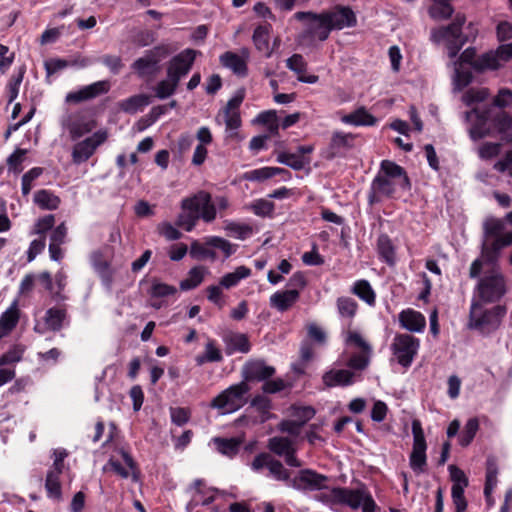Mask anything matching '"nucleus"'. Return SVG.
<instances>
[{
	"label": "nucleus",
	"instance_id": "37998d69",
	"mask_svg": "<svg viewBox=\"0 0 512 512\" xmlns=\"http://www.w3.org/2000/svg\"><path fill=\"white\" fill-rule=\"evenodd\" d=\"M377 249L380 257L384 262H386L388 265H394L395 250L391 239L387 235L382 234L378 237Z\"/></svg>",
	"mask_w": 512,
	"mask_h": 512
},
{
	"label": "nucleus",
	"instance_id": "603ef678",
	"mask_svg": "<svg viewBox=\"0 0 512 512\" xmlns=\"http://www.w3.org/2000/svg\"><path fill=\"white\" fill-rule=\"evenodd\" d=\"M90 263L101 277L107 275L109 264L102 250L98 249L90 254Z\"/></svg>",
	"mask_w": 512,
	"mask_h": 512
},
{
	"label": "nucleus",
	"instance_id": "7c9ffc66",
	"mask_svg": "<svg viewBox=\"0 0 512 512\" xmlns=\"http://www.w3.org/2000/svg\"><path fill=\"white\" fill-rule=\"evenodd\" d=\"M354 373L345 369H331L322 376L325 387L348 386L353 383Z\"/></svg>",
	"mask_w": 512,
	"mask_h": 512
},
{
	"label": "nucleus",
	"instance_id": "5701e85b",
	"mask_svg": "<svg viewBox=\"0 0 512 512\" xmlns=\"http://www.w3.org/2000/svg\"><path fill=\"white\" fill-rule=\"evenodd\" d=\"M110 84L106 80L94 82L90 85L83 86L79 90L71 91L66 95V102L80 103L82 101L93 99L101 94L107 93Z\"/></svg>",
	"mask_w": 512,
	"mask_h": 512
},
{
	"label": "nucleus",
	"instance_id": "338daca9",
	"mask_svg": "<svg viewBox=\"0 0 512 512\" xmlns=\"http://www.w3.org/2000/svg\"><path fill=\"white\" fill-rule=\"evenodd\" d=\"M286 66L288 69L297 74V77L302 75L307 70V63L303 56L300 54H293L286 60Z\"/></svg>",
	"mask_w": 512,
	"mask_h": 512
},
{
	"label": "nucleus",
	"instance_id": "e433bc0d",
	"mask_svg": "<svg viewBox=\"0 0 512 512\" xmlns=\"http://www.w3.org/2000/svg\"><path fill=\"white\" fill-rule=\"evenodd\" d=\"M251 275V269L246 266H238L233 272L225 274L220 280V286L230 289L239 284V282Z\"/></svg>",
	"mask_w": 512,
	"mask_h": 512
},
{
	"label": "nucleus",
	"instance_id": "79ce46f5",
	"mask_svg": "<svg viewBox=\"0 0 512 512\" xmlns=\"http://www.w3.org/2000/svg\"><path fill=\"white\" fill-rule=\"evenodd\" d=\"M222 359V353L220 349L217 348L214 340H208L204 352L195 357L198 366H202L208 362H220Z\"/></svg>",
	"mask_w": 512,
	"mask_h": 512
},
{
	"label": "nucleus",
	"instance_id": "3c124183",
	"mask_svg": "<svg viewBox=\"0 0 512 512\" xmlns=\"http://www.w3.org/2000/svg\"><path fill=\"white\" fill-rule=\"evenodd\" d=\"M478 429L479 421L477 418H470L459 435V444L467 447L473 441Z\"/></svg>",
	"mask_w": 512,
	"mask_h": 512
},
{
	"label": "nucleus",
	"instance_id": "4c0bfd02",
	"mask_svg": "<svg viewBox=\"0 0 512 512\" xmlns=\"http://www.w3.org/2000/svg\"><path fill=\"white\" fill-rule=\"evenodd\" d=\"M177 292L175 286L164 283L159 279H152L148 294L152 299H164L175 296Z\"/></svg>",
	"mask_w": 512,
	"mask_h": 512
},
{
	"label": "nucleus",
	"instance_id": "c9c22d12",
	"mask_svg": "<svg viewBox=\"0 0 512 512\" xmlns=\"http://www.w3.org/2000/svg\"><path fill=\"white\" fill-rule=\"evenodd\" d=\"M277 162L284 164L293 170H302L307 164L310 163V159L305 156L298 155L296 153L279 152L276 158Z\"/></svg>",
	"mask_w": 512,
	"mask_h": 512
},
{
	"label": "nucleus",
	"instance_id": "8fccbe9b",
	"mask_svg": "<svg viewBox=\"0 0 512 512\" xmlns=\"http://www.w3.org/2000/svg\"><path fill=\"white\" fill-rule=\"evenodd\" d=\"M224 229L229 236L239 240H245L252 234V228L249 225L233 221L226 222Z\"/></svg>",
	"mask_w": 512,
	"mask_h": 512
},
{
	"label": "nucleus",
	"instance_id": "f704fd0d",
	"mask_svg": "<svg viewBox=\"0 0 512 512\" xmlns=\"http://www.w3.org/2000/svg\"><path fill=\"white\" fill-rule=\"evenodd\" d=\"M280 174L290 176L289 171L280 167H261L258 169L247 171L244 174V178L248 181L261 182Z\"/></svg>",
	"mask_w": 512,
	"mask_h": 512
},
{
	"label": "nucleus",
	"instance_id": "20e7f679",
	"mask_svg": "<svg viewBox=\"0 0 512 512\" xmlns=\"http://www.w3.org/2000/svg\"><path fill=\"white\" fill-rule=\"evenodd\" d=\"M181 208L183 212L178 215L176 225L187 232L194 229L199 219L212 222L216 218V207L210 194L205 191L183 199Z\"/></svg>",
	"mask_w": 512,
	"mask_h": 512
},
{
	"label": "nucleus",
	"instance_id": "2f4dec72",
	"mask_svg": "<svg viewBox=\"0 0 512 512\" xmlns=\"http://www.w3.org/2000/svg\"><path fill=\"white\" fill-rule=\"evenodd\" d=\"M121 457H122L123 463L116 460L115 458H111L108 462V465L120 477L127 479L130 476H132L133 480L136 481L137 476L134 472L135 463H134L132 457L125 451H121Z\"/></svg>",
	"mask_w": 512,
	"mask_h": 512
},
{
	"label": "nucleus",
	"instance_id": "5fc2aeb1",
	"mask_svg": "<svg viewBox=\"0 0 512 512\" xmlns=\"http://www.w3.org/2000/svg\"><path fill=\"white\" fill-rule=\"evenodd\" d=\"M505 222L502 219L491 218L485 222V238L503 237L507 232H504Z\"/></svg>",
	"mask_w": 512,
	"mask_h": 512
},
{
	"label": "nucleus",
	"instance_id": "e2e57ef3",
	"mask_svg": "<svg viewBox=\"0 0 512 512\" xmlns=\"http://www.w3.org/2000/svg\"><path fill=\"white\" fill-rule=\"evenodd\" d=\"M275 205L268 199H257L251 204L253 213L260 217L271 216L274 212Z\"/></svg>",
	"mask_w": 512,
	"mask_h": 512
},
{
	"label": "nucleus",
	"instance_id": "052dcab7",
	"mask_svg": "<svg viewBox=\"0 0 512 512\" xmlns=\"http://www.w3.org/2000/svg\"><path fill=\"white\" fill-rule=\"evenodd\" d=\"M178 83L170 79L168 76L166 79L161 80L155 87V94L156 97L159 99H166L170 96H172L177 87Z\"/></svg>",
	"mask_w": 512,
	"mask_h": 512
},
{
	"label": "nucleus",
	"instance_id": "393cba45",
	"mask_svg": "<svg viewBox=\"0 0 512 512\" xmlns=\"http://www.w3.org/2000/svg\"><path fill=\"white\" fill-rule=\"evenodd\" d=\"M190 490L192 491V497L186 506L188 512L194 510L198 505H209L214 501L216 491L212 488L204 487L199 479L194 481Z\"/></svg>",
	"mask_w": 512,
	"mask_h": 512
},
{
	"label": "nucleus",
	"instance_id": "6e6d98bb",
	"mask_svg": "<svg viewBox=\"0 0 512 512\" xmlns=\"http://www.w3.org/2000/svg\"><path fill=\"white\" fill-rule=\"evenodd\" d=\"M345 343L347 346L358 348L365 353H371V346L365 341L362 335L353 330L346 332Z\"/></svg>",
	"mask_w": 512,
	"mask_h": 512
},
{
	"label": "nucleus",
	"instance_id": "aec40b11",
	"mask_svg": "<svg viewBox=\"0 0 512 512\" xmlns=\"http://www.w3.org/2000/svg\"><path fill=\"white\" fill-rule=\"evenodd\" d=\"M250 58V50L246 47L240 49L239 53L227 51L223 53L219 60L223 67L231 70L239 77H245L248 74L247 63Z\"/></svg>",
	"mask_w": 512,
	"mask_h": 512
},
{
	"label": "nucleus",
	"instance_id": "ea45409f",
	"mask_svg": "<svg viewBox=\"0 0 512 512\" xmlns=\"http://www.w3.org/2000/svg\"><path fill=\"white\" fill-rule=\"evenodd\" d=\"M150 104V97L146 94L131 96L120 103V108L130 114H134Z\"/></svg>",
	"mask_w": 512,
	"mask_h": 512
},
{
	"label": "nucleus",
	"instance_id": "dca6fc26",
	"mask_svg": "<svg viewBox=\"0 0 512 512\" xmlns=\"http://www.w3.org/2000/svg\"><path fill=\"white\" fill-rule=\"evenodd\" d=\"M413 447L410 454V467L416 473H422L427 463V444L424 432L419 420L412 422Z\"/></svg>",
	"mask_w": 512,
	"mask_h": 512
},
{
	"label": "nucleus",
	"instance_id": "c85d7f7f",
	"mask_svg": "<svg viewBox=\"0 0 512 512\" xmlns=\"http://www.w3.org/2000/svg\"><path fill=\"white\" fill-rule=\"evenodd\" d=\"M399 321L403 328L411 332H422L426 326L424 315L413 309L403 310L399 314Z\"/></svg>",
	"mask_w": 512,
	"mask_h": 512
},
{
	"label": "nucleus",
	"instance_id": "f03ea898",
	"mask_svg": "<svg viewBox=\"0 0 512 512\" xmlns=\"http://www.w3.org/2000/svg\"><path fill=\"white\" fill-rule=\"evenodd\" d=\"M465 122L473 141L480 140L494 133L507 134L512 128V117L505 112L492 114L487 107H475L464 113Z\"/></svg>",
	"mask_w": 512,
	"mask_h": 512
},
{
	"label": "nucleus",
	"instance_id": "a19ab883",
	"mask_svg": "<svg viewBox=\"0 0 512 512\" xmlns=\"http://www.w3.org/2000/svg\"><path fill=\"white\" fill-rule=\"evenodd\" d=\"M208 274V269L203 266H196L190 269L188 277L180 282V288L183 291L196 288L202 283L205 275Z\"/></svg>",
	"mask_w": 512,
	"mask_h": 512
},
{
	"label": "nucleus",
	"instance_id": "0e129e2a",
	"mask_svg": "<svg viewBox=\"0 0 512 512\" xmlns=\"http://www.w3.org/2000/svg\"><path fill=\"white\" fill-rule=\"evenodd\" d=\"M206 244L220 249L226 257L231 256L236 251V245H233L229 241L217 236L208 237L206 239Z\"/></svg>",
	"mask_w": 512,
	"mask_h": 512
},
{
	"label": "nucleus",
	"instance_id": "9d476101",
	"mask_svg": "<svg viewBox=\"0 0 512 512\" xmlns=\"http://www.w3.org/2000/svg\"><path fill=\"white\" fill-rule=\"evenodd\" d=\"M61 126L63 131L68 133L72 141H77L94 130L96 122L90 114L84 111H77L63 115Z\"/></svg>",
	"mask_w": 512,
	"mask_h": 512
},
{
	"label": "nucleus",
	"instance_id": "774afa93",
	"mask_svg": "<svg viewBox=\"0 0 512 512\" xmlns=\"http://www.w3.org/2000/svg\"><path fill=\"white\" fill-rule=\"evenodd\" d=\"M315 415V410L311 406H293L292 417L303 426Z\"/></svg>",
	"mask_w": 512,
	"mask_h": 512
},
{
	"label": "nucleus",
	"instance_id": "bf43d9fd",
	"mask_svg": "<svg viewBox=\"0 0 512 512\" xmlns=\"http://www.w3.org/2000/svg\"><path fill=\"white\" fill-rule=\"evenodd\" d=\"M25 352V346L21 344L13 345L6 353L0 357V366L19 362Z\"/></svg>",
	"mask_w": 512,
	"mask_h": 512
},
{
	"label": "nucleus",
	"instance_id": "69168bd1",
	"mask_svg": "<svg viewBox=\"0 0 512 512\" xmlns=\"http://www.w3.org/2000/svg\"><path fill=\"white\" fill-rule=\"evenodd\" d=\"M42 172V168L34 167L22 176L21 188L23 195H28L30 193L33 181L37 179L42 174Z\"/></svg>",
	"mask_w": 512,
	"mask_h": 512
},
{
	"label": "nucleus",
	"instance_id": "58836bf2",
	"mask_svg": "<svg viewBox=\"0 0 512 512\" xmlns=\"http://www.w3.org/2000/svg\"><path fill=\"white\" fill-rule=\"evenodd\" d=\"M63 470H56L54 467H51L47 473L45 488L47 490L48 497L59 499L61 496V485H60V475Z\"/></svg>",
	"mask_w": 512,
	"mask_h": 512
},
{
	"label": "nucleus",
	"instance_id": "a211bd4d",
	"mask_svg": "<svg viewBox=\"0 0 512 512\" xmlns=\"http://www.w3.org/2000/svg\"><path fill=\"white\" fill-rule=\"evenodd\" d=\"M107 139V132L98 130L85 139L78 141L72 149V160L75 164L87 161Z\"/></svg>",
	"mask_w": 512,
	"mask_h": 512
},
{
	"label": "nucleus",
	"instance_id": "4be33fe9",
	"mask_svg": "<svg viewBox=\"0 0 512 512\" xmlns=\"http://www.w3.org/2000/svg\"><path fill=\"white\" fill-rule=\"evenodd\" d=\"M512 58V43L500 45L496 51H490L479 57L476 66L480 69H498L503 62Z\"/></svg>",
	"mask_w": 512,
	"mask_h": 512
},
{
	"label": "nucleus",
	"instance_id": "0eeeda50",
	"mask_svg": "<svg viewBox=\"0 0 512 512\" xmlns=\"http://www.w3.org/2000/svg\"><path fill=\"white\" fill-rule=\"evenodd\" d=\"M480 303H493L499 301L507 292L506 278L498 267L485 272L476 286Z\"/></svg>",
	"mask_w": 512,
	"mask_h": 512
},
{
	"label": "nucleus",
	"instance_id": "6e6552de",
	"mask_svg": "<svg viewBox=\"0 0 512 512\" xmlns=\"http://www.w3.org/2000/svg\"><path fill=\"white\" fill-rule=\"evenodd\" d=\"M248 392L249 386L246 382L231 385L213 398L210 407L222 415L234 413L246 404Z\"/></svg>",
	"mask_w": 512,
	"mask_h": 512
},
{
	"label": "nucleus",
	"instance_id": "a18cd8bd",
	"mask_svg": "<svg viewBox=\"0 0 512 512\" xmlns=\"http://www.w3.org/2000/svg\"><path fill=\"white\" fill-rule=\"evenodd\" d=\"M34 202L42 209L55 210L60 204V199L48 190H40L35 193Z\"/></svg>",
	"mask_w": 512,
	"mask_h": 512
},
{
	"label": "nucleus",
	"instance_id": "ddd939ff",
	"mask_svg": "<svg viewBox=\"0 0 512 512\" xmlns=\"http://www.w3.org/2000/svg\"><path fill=\"white\" fill-rule=\"evenodd\" d=\"M168 55V50L163 46H157L145 52L142 57L136 59L131 68L141 78L155 75L160 70V63Z\"/></svg>",
	"mask_w": 512,
	"mask_h": 512
},
{
	"label": "nucleus",
	"instance_id": "680f3d73",
	"mask_svg": "<svg viewBox=\"0 0 512 512\" xmlns=\"http://www.w3.org/2000/svg\"><path fill=\"white\" fill-rule=\"evenodd\" d=\"M354 136L351 133L336 131L331 138L333 149H349L353 146Z\"/></svg>",
	"mask_w": 512,
	"mask_h": 512
},
{
	"label": "nucleus",
	"instance_id": "412c9836",
	"mask_svg": "<svg viewBox=\"0 0 512 512\" xmlns=\"http://www.w3.org/2000/svg\"><path fill=\"white\" fill-rule=\"evenodd\" d=\"M325 13L329 21V27H331L332 30H342L344 28L354 27L357 24L355 13L348 6L337 5L325 11Z\"/></svg>",
	"mask_w": 512,
	"mask_h": 512
},
{
	"label": "nucleus",
	"instance_id": "7ed1b4c3",
	"mask_svg": "<svg viewBox=\"0 0 512 512\" xmlns=\"http://www.w3.org/2000/svg\"><path fill=\"white\" fill-rule=\"evenodd\" d=\"M315 499L334 510L341 505L348 506L352 510L361 508L362 512H375L377 507L371 493L364 485L355 489L332 488L329 491L320 492Z\"/></svg>",
	"mask_w": 512,
	"mask_h": 512
},
{
	"label": "nucleus",
	"instance_id": "de8ad7c7",
	"mask_svg": "<svg viewBox=\"0 0 512 512\" xmlns=\"http://www.w3.org/2000/svg\"><path fill=\"white\" fill-rule=\"evenodd\" d=\"M217 451L225 456L232 457L239 450V441L236 439H224L215 437L212 439Z\"/></svg>",
	"mask_w": 512,
	"mask_h": 512
},
{
	"label": "nucleus",
	"instance_id": "c756f323",
	"mask_svg": "<svg viewBox=\"0 0 512 512\" xmlns=\"http://www.w3.org/2000/svg\"><path fill=\"white\" fill-rule=\"evenodd\" d=\"M341 122L352 126H375L378 122L377 118L370 114L365 107H359L349 114H345L340 118Z\"/></svg>",
	"mask_w": 512,
	"mask_h": 512
},
{
	"label": "nucleus",
	"instance_id": "9b49d317",
	"mask_svg": "<svg viewBox=\"0 0 512 512\" xmlns=\"http://www.w3.org/2000/svg\"><path fill=\"white\" fill-rule=\"evenodd\" d=\"M476 51L474 48H467L460 57L454 61L453 84L454 90H462L472 81V69L481 70L476 66L479 61L475 59Z\"/></svg>",
	"mask_w": 512,
	"mask_h": 512
},
{
	"label": "nucleus",
	"instance_id": "4468645a",
	"mask_svg": "<svg viewBox=\"0 0 512 512\" xmlns=\"http://www.w3.org/2000/svg\"><path fill=\"white\" fill-rule=\"evenodd\" d=\"M420 343L417 338L409 334L396 335L391 344V350L397 362L407 368L416 356Z\"/></svg>",
	"mask_w": 512,
	"mask_h": 512
},
{
	"label": "nucleus",
	"instance_id": "b1692460",
	"mask_svg": "<svg viewBox=\"0 0 512 512\" xmlns=\"http://www.w3.org/2000/svg\"><path fill=\"white\" fill-rule=\"evenodd\" d=\"M65 312L62 309L50 308L46 311L43 321H36L34 331L45 334L48 331H58L62 328Z\"/></svg>",
	"mask_w": 512,
	"mask_h": 512
},
{
	"label": "nucleus",
	"instance_id": "f8f14e48",
	"mask_svg": "<svg viewBox=\"0 0 512 512\" xmlns=\"http://www.w3.org/2000/svg\"><path fill=\"white\" fill-rule=\"evenodd\" d=\"M294 18L299 21H304L306 25L305 32L313 39L325 41L332 29L329 27V21L325 11L321 13L314 12H297Z\"/></svg>",
	"mask_w": 512,
	"mask_h": 512
},
{
	"label": "nucleus",
	"instance_id": "c03bdc74",
	"mask_svg": "<svg viewBox=\"0 0 512 512\" xmlns=\"http://www.w3.org/2000/svg\"><path fill=\"white\" fill-rule=\"evenodd\" d=\"M352 292L369 306L375 305V292L367 280H358L355 282Z\"/></svg>",
	"mask_w": 512,
	"mask_h": 512
},
{
	"label": "nucleus",
	"instance_id": "09e8293b",
	"mask_svg": "<svg viewBox=\"0 0 512 512\" xmlns=\"http://www.w3.org/2000/svg\"><path fill=\"white\" fill-rule=\"evenodd\" d=\"M488 96L486 88H471L464 92L461 99L466 106L471 107L485 101Z\"/></svg>",
	"mask_w": 512,
	"mask_h": 512
},
{
	"label": "nucleus",
	"instance_id": "4d7b16f0",
	"mask_svg": "<svg viewBox=\"0 0 512 512\" xmlns=\"http://www.w3.org/2000/svg\"><path fill=\"white\" fill-rule=\"evenodd\" d=\"M452 13L453 8L448 2L433 1L432 6L429 8V15L436 20L446 19Z\"/></svg>",
	"mask_w": 512,
	"mask_h": 512
},
{
	"label": "nucleus",
	"instance_id": "72a5a7b5",
	"mask_svg": "<svg viewBox=\"0 0 512 512\" xmlns=\"http://www.w3.org/2000/svg\"><path fill=\"white\" fill-rule=\"evenodd\" d=\"M270 31V24L259 25L255 28L252 36V41L255 45V48L259 52H263L267 58H270L273 53V49L270 48L269 44Z\"/></svg>",
	"mask_w": 512,
	"mask_h": 512
},
{
	"label": "nucleus",
	"instance_id": "864d4df0",
	"mask_svg": "<svg viewBox=\"0 0 512 512\" xmlns=\"http://www.w3.org/2000/svg\"><path fill=\"white\" fill-rule=\"evenodd\" d=\"M356 301L350 297H340L337 299V309L341 317L352 319L357 311Z\"/></svg>",
	"mask_w": 512,
	"mask_h": 512
},
{
	"label": "nucleus",
	"instance_id": "bb28decb",
	"mask_svg": "<svg viewBox=\"0 0 512 512\" xmlns=\"http://www.w3.org/2000/svg\"><path fill=\"white\" fill-rule=\"evenodd\" d=\"M275 369L262 360L249 361L243 367V375L246 380L264 381L272 377Z\"/></svg>",
	"mask_w": 512,
	"mask_h": 512
},
{
	"label": "nucleus",
	"instance_id": "cd10ccee",
	"mask_svg": "<svg viewBox=\"0 0 512 512\" xmlns=\"http://www.w3.org/2000/svg\"><path fill=\"white\" fill-rule=\"evenodd\" d=\"M19 318L18 300L15 299L0 316V339L10 334L18 324Z\"/></svg>",
	"mask_w": 512,
	"mask_h": 512
},
{
	"label": "nucleus",
	"instance_id": "473e14b6",
	"mask_svg": "<svg viewBox=\"0 0 512 512\" xmlns=\"http://www.w3.org/2000/svg\"><path fill=\"white\" fill-rule=\"evenodd\" d=\"M223 341L226 345V353L228 355H232L236 352L248 353L251 348L248 337L242 333H228L224 336Z\"/></svg>",
	"mask_w": 512,
	"mask_h": 512
},
{
	"label": "nucleus",
	"instance_id": "2eb2a0df",
	"mask_svg": "<svg viewBox=\"0 0 512 512\" xmlns=\"http://www.w3.org/2000/svg\"><path fill=\"white\" fill-rule=\"evenodd\" d=\"M328 477L319 474L311 469L301 470L292 480L288 483L291 487L298 491H329Z\"/></svg>",
	"mask_w": 512,
	"mask_h": 512
},
{
	"label": "nucleus",
	"instance_id": "f257e3e1",
	"mask_svg": "<svg viewBox=\"0 0 512 512\" xmlns=\"http://www.w3.org/2000/svg\"><path fill=\"white\" fill-rule=\"evenodd\" d=\"M410 180L405 170L390 160H383L380 170L372 180L368 193L370 205L381 203L385 199L395 198L400 192L410 190Z\"/></svg>",
	"mask_w": 512,
	"mask_h": 512
},
{
	"label": "nucleus",
	"instance_id": "39448f33",
	"mask_svg": "<svg viewBox=\"0 0 512 512\" xmlns=\"http://www.w3.org/2000/svg\"><path fill=\"white\" fill-rule=\"evenodd\" d=\"M465 22V16L457 14L450 25L434 29L431 32V39L435 43H444L448 50V56L451 59L457 56L458 52L470 38H475L476 36L472 23H469L466 27L469 32L463 34L462 28Z\"/></svg>",
	"mask_w": 512,
	"mask_h": 512
},
{
	"label": "nucleus",
	"instance_id": "423d86ee",
	"mask_svg": "<svg viewBox=\"0 0 512 512\" xmlns=\"http://www.w3.org/2000/svg\"><path fill=\"white\" fill-rule=\"evenodd\" d=\"M506 313L505 306L496 305L486 309L479 301L474 299L470 307L468 326L470 329L478 330L481 333H491L500 326Z\"/></svg>",
	"mask_w": 512,
	"mask_h": 512
},
{
	"label": "nucleus",
	"instance_id": "f3484780",
	"mask_svg": "<svg viewBox=\"0 0 512 512\" xmlns=\"http://www.w3.org/2000/svg\"><path fill=\"white\" fill-rule=\"evenodd\" d=\"M251 469L254 472L260 473L264 468L268 470L269 477L273 478L277 481H283L288 486V483L292 480L290 478V473L287 469L283 466V464L273 458L268 453H260L250 464Z\"/></svg>",
	"mask_w": 512,
	"mask_h": 512
},
{
	"label": "nucleus",
	"instance_id": "a878e982",
	"mask_svg": "<svg viewBox=\"0 0 512 512\" xmlns=\"http://www.w3.org/2000/svg\"><path fill=\"white\" fill-rule=\"evenodd\" d=\"M300 297V292L297 289H287L276 291L269 298V304L278 312H285L289 310Z\"/></svg>",
	"mask_w": 512,
	"mask_h": 512
},
{
	"label": "nucleus",
	"instance_id": "6ab92c4d",
	"mask_svg": "<svg viewBox=\"0 0 512 512\" xmlns=\"http://www.w3.org/2000/svg\"><path fill=\"white\" fill-rule=\"evenodd\" d=\"M195 57L196 51L193 49H185L172 57L167 63V76L179 84L191 70Z\"/></svg>",
	"mask_w": 512,
	"mask_h": 512
},
{
	"label": "nucleus",
	"instance_id": "1a4fd4ad",
	"mask_svg": "<svg viewBox=\"0 0 512 512\" xmlns=\"http://www.w3.org/2000/svg\"><path fill=\"white\" fill-rule=\"evenodd\" d=\"M512 244V231L507 232L503 237L484 238L482 243L481 258L475 259L470 267V277H479L483 262L494 265L505 247Z\"/></svg>",
	"mask_w": 512,
	"mask_h": 512
},
{
	"label": "nucleus",
	"instance_id": "13d9d810",
	"mask_svg": "<svg viewBox=\"0 0 512 512\" xmlns=\"http://www.w3.org/2000/svg\"><path fill=\"white\" fill-rule=\"evenodd\" d=\"M497 473L498 472L495 462L492 459H488L486 468V482L484 487V493L487 498H489L497 485Z\"/></svg>",
	"mask_w": 512,
	"mask_h": 512
},
{
	"label": "nucleus",
	"instance_id": "49530a36",
	"mask_svg": "<svg viewBox=\"0 0 512 512\" xmlns=\"http://www.w3.org/2000/svg\"><path fill=\"white\" fill-rule=\"evenodd\" d=\"M268 448L278 456H284L294 449V443L287 437H272L269 439Z\"/></svg>",
	"mask_w": 512,
	"mask_h": 512
}]
</instances>
